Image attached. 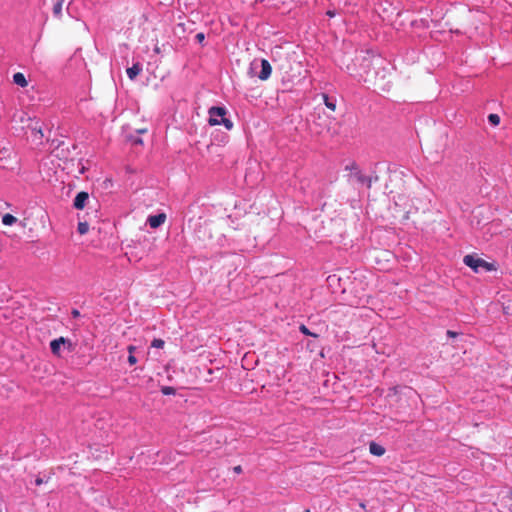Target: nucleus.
<instances>
[{
  "mask_svg": "<svg viewBox=\"0 0 512 512\" xmlns=\"http://www.w3.org/2000/svg\"><path fill=\"white\" fill-rule=\"evenodd\" d=\"M322 99L324 101L325 106L331 111L336 110V101L329 98V96L325 93L322 94Z\"/></svg>",
  "mask_w": 512,
  "mask_h": 512,
  "instance_id": "4468645a",
  "label": "nucleus"
},
{
  "mask_svg": "<svg viewBox=\"0 0 512 512\" xmlns=\"http://www.w3.org/2000/svg\"><path fill=\"white\" fill-rule=\"evenodd\" d=\"M447 335H448L449 337H455V336L457 335V333H456V332H454V331L448 330V331H447Z\"/></svg>",
  "mask_w": 512,
  "mask_h": 512,
  "instance_id": "393cba45",
  "label": "nucleus"
},
{
  "mask_svg": "<svg viewBox=\"0 0 512 512\" xmlns=\"http://www.w3.org/2000/svg\"><path fill=\"white\" fill-rule=\"evenodd\" d=\"M364 68H368V69L373 68L374 69L375 67H374L373 62L371 60H366L365 63H364ZM360 77H361V79L364 82H368V83L375 84L376 81H377L376 75L371 74L370 70L366 71L365 74H360Z\"/></svg>",
  "mask_w": 512,
  "mask_h": 512,
  "instance_id": "423d86ee",
  "label": "nucleus"
},
{
  "mask_svg": "<svg viewBox=\"0 0 512 512\" xmlns=\"http://www.w3.org/2000/svg\"><path fill=\"white\" fill-rule=\"evenodd\" d=\"M272 73V67L268 60L262 59L261 60V71L258 75L259 79L262 81L267 80Z\"/></svg>",
  "mask_w": 512,
  "mask_h": 512,
  "instance_id": "0eeeda50",
  "label": "nucleus"
},
{
  "mask_svg": "<svg viewBox=\"0 0 512 512\" xmlns=\"http://www.w3.org/2000/svg\"><path fill=\"white\" fill-rule=\"evenodd\" d=\"M13 82L20 87H26L28 85L24 74L21 72H17L13 75Z\"/></svg>",
  "mask_w": 512,
  "mask_h": 512,
  "instance_id": "f8f14e48",
  "label": "nucleus"
},
{
  "mask_svg": "<svg viewBox=\"0 0 512 512\" xmlns=\"http://www.w3.org/2000/svg\"><path fill=\"white\" fill-rule=\"evenodd\" d=\"M299 330L304 334V335H307V336H313L315 338L318 337L317 334L315 333H312L304 324L300 325L299 327Z\"/></svg>",
  "mask_w": 512,
  "mask_h": 512,
  "instance_id": "a211bd4d",
  "label": "nucleus"
},
{
  "mask_svg": "<svg viewBox=\"0 0 512 512\" xmlns=\"http://www.w3.org/2000/svg\"><path fill=\"white\" fill-rule=\"evenodd\" d=\"M175 390L173 387H169V386H165L162 388V393L164 395H170V394H174Z\"/></svg>",
  "mask_w": 512,
  "mask_h": 512,
  "instance_id": "aec40b11",
  "label": "nucleus"
},
{
  "mask_svg": "<svg viewBox=\"0 0 512 512\" xmlns=\"http://www.w3.org/2000/svg\"><path fill=\"white\" fill-rule=\"evenodd\" d=\"M20 121L24 124L23 128L31 133V139L37 144H42L44 138L43 125L39 119L31 118L27 113H22Z\"/></svg>",
  "mask_w": 512,
  "mask_h": 512,
  "instance_id": "f257e3e1",
  "label": "nucleus"
},
{
  "mask_svg": "<svg viewBox=\"0 0 512 512\" xmlns=\"http://www.w3.org/2000/svg\"><path fill=\"white\" fill-rule=\"evenodd\" d=\"M89 198V194L85 191L79 192L74 199V207L78 210H82L85 207V203Z\"/></svg>",
  "mask_w": 512,
  "mask_h": 512,
  "instance_id": "1a4fd4ad",
  "label": "nucleus"
},
{
  "mask_svg": "<svg viewBox=\"0 0 512 512\" xmlns=\"http://www.w3.org/2000/svg\"><path fill=\"white\" fill-rule=\"evenodd\" d=\"M128 363L132 366V365H135L137 363V358L134 356V355H129L128 356Z\"/></svg>",
  "mask_w": 512,
  "mask_h": 512,
  "instance_id": "5701e85b",
  "label": "nucleus"
},
{
  "mask_svg": "<svg viewBox=\"0 0 512 512\" xmlns=\"http://www.w3.org/2000/svg\"><path fill=\"white\" fill-rule=\"evenodd\" d=\"M142 71V67L139 63L133 64L132 67L127 69V75L129 79L134 80Z\"/></svg>",
  "mask_w": 512,
  "mask_h": 512,
  "instance_id": "9d476101",
  "label": "nucleus"
},
{
  "mask_svg": "<svg viewBox=\"0 0 512 512\" xmlns=\"http://www.w3.org/2000/svg\"><path fill=\"white\" fill-rule=\"evenodd\" d=\"M17 222V218L13 216L12 214H5L2 217V223L6 226H11Z\"/></svg>",
  "mask_w": 512,
  "mask_h": 512,
  "instance_id": "2eb2a0df",
  "label": "nucleus"
},
{
  "mask_svg": "<svg viewBox=\"0 0 512 512\" xmlns=\"http://www.w3.org/2000/svg\"><path fill=\"white\" fill-rule=\"evenodd\" d=\"M234 471H235L236 473H241V472H242V468H241V466H236V467H234Z\"/></svg>",
  "mask_w": 512,
  "mask_h": 512,
  "instance_id": "c85d7f7f",
  "label": "nucleus"
},
{
  "mask_svg": "<svg viewBox=\"0 0 512 512\" xmlns=\"http://www.w3.org/2000/svg\"><path fill=\"white\" fill-rule=\"evenodd\" d=\"M42 483H43L42 478H37V479L35 480V484H36L37 486L41 485Z\"/></svg>",
  "mask_w": 512,
  "mask_h": 512,
  "instance_id": "cd10ccee",
  "label": "nucleus"
},
{
  "mask_svg": "<svg viewBox=\"0 0 512 512\" xmlns=\"http://www.w3.org/2000/svg\"><path fill=\"white\" fill-rule=\"evenodd\" d=\"M147 132V128H140V129H137V133L139 134H144Z\"/></svg>",
  "mask_w": 512,
  "mask_h": 512,
  "instance_id": "a878e982",
  "label": "nucleus"
},
{
  "mask_svg": "<svg viewBox=\"0 0 512 512\" xmlns=\"http://www.w3.org/2000/svg\"><path fill=\"white\" fill-rule=\"evenodd\" d=\"M129 140H130L134 145H142V144H143L142 139H141V138H139V137L130 136V137H129Z\"/></svg>",
  "mask_w": 512,
  "mask_h": 512,
  "instance_id": "412c9836",
  "label": "nucleus"
},
{
  "mask_svg": "<svg viewBox=\"0 0 512 512\" xmlns=\"http://www.w3.org/2000/svg\"><path fill=\"white\" fill-rule=\"evenodd\" d=\"M196 40L201 44L203 43L204 39H205V34L200 32L196 35Z\"/></svg>",
  "mask_w": 512,
  "mask_h": 512,
  "instance_id": "4be33fe9",
  "label": "nucleus"
},
{
  "mask_svg": "<svg viewBox=\"0 0 512 512\" xmlns=\"http://www.w3.org/2000/svg\"><path fill=\"white\" fill-rule=\"evenodd\" d=\"M166 221V214L165 213H159L157 215L149 216L147 222L150 225L151 228H158Z\"/></svg>",
  "mask_w": 512,
  "mask_h": 512,
  "instance_id": "6e6552de",
  "label": "nucleus"
},
{
  "mask_svg": "<svg viewBox=\"0 0 512 512\" xmlns=\"http://www.w3.org/2000/svg\"><path fill=\"white\" fill-rule=\"evenodd\" d=\"M77 229H78L79 234L84 235V234H86L88 232L89 225H88L87 222H80L78 224V228Z\"/></svg>",
  "mask_w": 512,
  "mask_h": 512,
  "instance_id": "f3484780",
  "label": "nucleus"
},
{
  "mask_svg": "<svg viewBox=\"0 0 512 512\" xmlns=\"http://www.w3.org/2000/svg\"><path fill=\"white\" fill-rule=\"evenodd\" d=\"M72 315H73V317H79L80 316V312L78 310L74 309L72 311Z\"/></svg>",
  "mask_w": 512,
  "mask_h": 512,
  "instance_id": "bb28decb",
  "label": "nucleus"
},
{
  "mask_svg": "<svg viewBox=\"0 0 512 512\" xmlns=\"http://www.w3.org/2000/svg\"><path fill=\"white\" fill-rule=\"evenodd\" d=\"M488 121H489L493 126H497V125H499V123H500V117H499V115H497V114H493V113H491V114H489V115H488Z\"/></svg>",
  "mask_w": 512,
  "mask_h": 512,
  "instance_id": "dca6fc26",
  "label": "nucleus"
},
{
  "mask_svg": "<svg viewBox=\"0 0 512 512\" xmlns=\"http://www.w3.org/2000/svg\"><path fill=\"white\" fill-rule=\"evenodd\" d=\"M369 451L371 454H373L375 456H382L385 453L384 447L375 442L370 443Z\"/></svg>",
  "mask_w": 512,
  "mask_h": 512,
  "instance_id": "9b49d317",
  "label": "nucleus"
},
{
  "mask_svg": "<svg viewBox=\"0 0 512 512\" xmlns=\"http://www.w3.org/2000/svg\"><path fill=\"white\" fill-rule=\"evenodd\" d=\"M364 296H365L364 293H362L361 295L354 296L353 298L348 300V304L350 306H355V307L364 305L365 304V301L363 299Z\"/></svg>",
  "mask_w": 512,
  "mask_h": 512,
  "instance_id": "ddd939ff",
  "label": "nucleus"
},
{
  "mask_svg": "<svg viewBox=\"0 0 512 512\" xmlns=\"http://www.w3.org/2000/svg\"><path fill=\"white\" fill-rule=\"evenodd\" d=\"M209 113V124L211 126L216 125H224L227 130H231L233 128V123L231 120L225 117L226 110L223 107H211L208 111Z\"/></svg>",
  "mask_w": 512,
  "mask_h": 512,
  "instance_id": "f03ea898",
  "label": "nucleus"
},
{
  "mask_svg": "<svg viewBox=\"0 0 512 512\" xmlns=\"http://www.w3.org/2000/svg\"><path fill=\"white\" fill-rule=\"evenodd\" d=\"M165 342L162 339H154L151 346L154 348H163Z\"/></svg>",
  "mask_w": 512,
  "mask_h": 512,
  "instance_id": "6ab92c4d",
  "label": "nucleus"
},
{
  "mask_svg": "<svg viewBox=\"0 0 512 512\" xmlns=\"http://www.w3.org/2000/svg\"><path fill=\"white\" fill-rule=\"evenodd\" d=\"M127 350H128V352H129V355H134L133 353L135 352L136 347H135V346H133V345H129V346L127 347Z\"/></svg>",
  "mask_w": 512,
  "mask_h": 512,
  "instance_id": "b1692460",
  "label": "nucleus"
},
{
  "mask_svg": "<svg viewBox=\"0 0 512 512\" xmlns=\"http://www.w3.org/2000/svg\"><path fill=\"white\" fill-rule=\"evenodd\" d=\"M463 262L465 265L473 269L475 272H478L480 269H483L485 271H492L495 269L492 263H489L472 254L464 256Z\"/></svg>",
  "mask_w": 512,
  "mask_h": 512,
  "instance_id": "7ed1b4c3",
  "label": "nucleus"
},
{
  "mask_svg": "<svg viewBox=\"0 0 512 512\" xmlns=\"http://www.w3.org/2000/svg\"><path fill=\"white\" fill-rule=\"evenodd\" d=\"M346 170L350 171V177L357 181L360 184L366 185L367 188H371L372 179L370 177L365 176L362 171L358 168L356 163H351L346 166Z\"/></svg>",
  "mask_w": 512,
  "mask_h": 512,
  "instance_id": "20e7f679",
  "label": "nucleus"
},
{
  "mask_svg": "<svg viewBox=\"0 0 512 512\" xmlns=\"http://www.w3.org/2000/svg\"><path fill=\"white\" fill-rule=\"evenodd\" d=\"M154 51H155L156 53H160V48L156 46V47H155V49H154Z\"/></svg>",
  "mask_w": 512,
  "mask_h": 512,
  "instance_id": "c756f323",
  "label": "nucleus"
},
{
  "mask_svg": "<svg viewBox=\"0 0 512 512\" xmlns=\"http://www.w3.org/2000/svg\"><path fill=\"white\" fill-rule=\"evenodd\" d=\"M62 345H67L68 348H70L71 342H70V340H68L64 337H59L57 339L52 340L50 342V348H51L52 353L56 356H60V348Z\"/></svg>",
  "mask_w": 512,
  "mask_h": 512,
  "instance_id": "39448f33",
  "label": "nucleus"
},
{
  "mask_svg": "<svg viewBox=\"0 0 512 512\" xmlns=\"http://www.w3.org/2000/svg\"><path fill=\"white\" fill-rule=\"evenodd\" d=\"M510 511L512 512V507L510 508Z\"/></svg>",
  "mask_w": 512,
  "mask_h": 512,
  "instance_id": "7c9ffc66",
  "label": "nucleus"
}]
</instances>
